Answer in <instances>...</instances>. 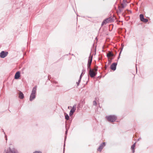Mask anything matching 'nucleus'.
<instances>
[{
	"instance_id": "obj_1",
	"label": "nucleus",
	"mask_w": 153,
	"mask_h": 153,
	"mask_svg": "<svg viewBox=\"0 0 153 153\" xmlns=\"http://www.w3.org/2000/svg\"><path fill=\"white\" fill-rule=\"evenodd\" d=\"M89 74L91 77L93 78L94 77L97 73V69L96 68H94V69H91L89 68Z\"/></svg>"
},
{
	"instance_id": "obj_2",
	"label": "nucleus",
	"mask_w": 153,
	"mask_h": 153,
	"mask_svg": "<svg viewBox=\"0 0 153 153\" xmlns=\"http://www.w3.org/2000/svg\"><path fill=\"white\" fill-rule=\"evenodd\" d=\"M37 86H36L33 88L32 93L30 94V100L31 101L33 100L36 97V93Z\"/></svg>"
},
{
	"instance_id": "obj_3",
	"label": "nucleus",
	"mask_w": 153,
	"mask_h": 153,
	"mask_svg": "<svg viewBox=\"0 0 153 153\" xmlns=\"http://www.w3.org/2000/svg\"><path fill=\"white\" fill-rule=\"evenodd\" d=\"M107 120L111 122H114L117 119V117L114 115H110L106 117Z\"/></svg>"
},
{
	"instance_id": "obj_4",
	"label": "nucleus",
	"mask_w": 153,
	"mask_h": 153,
	"mask_svg": "<svg viewBox=\"0 0 153 153\" xmlns=\"http://www.w3.org/2000/svg\"><path fill=\"white\" fill-rule=\"evenodd\" d=\"M4 153H17V152L14 149L11 150L10 148H9L7 149V151Z\"/></svg>"
},
{
	"instance_id": "obj_5",
	"label": "nucleus",
	"mask_w": 153,
	"mask_h": 153,
	"mask_svg": "<svg viewBox=\"0 0 153 153\" xmlns=\"http://www.w3.org/2000/svg\"><path fill=\"white\" fill-rule=\"evenodd\" d=\"M7 54L8 52H7L2 51L0 53V57L1 58H4L7 55Z\"/></svg>"
},
{
	"instance_id": "obj_6",
	"label": "nucleus",
	"mask_w": 153,
	"mask_h": 153,
	"mask_svg": "<svg viewBox=\"0 0 153 153\" xmlns=\"http://www.w3.org/2000/svg\"><path fill=\"white\" fill-rule=\"evenodd\" d=\"M76 105H74L72 107L69 113L70 116H71L74 113L75 111L76 110Z\"/></svg>"
},
{
	"instance_id": "obj_7",
	"label": "nucleus",
	"mask_w": 153,
	"mask_h": 153,
	"mask_svg": "<svg viewBox=\"0 0 153 153\" xmlns=\"http://www.w3.org/2000/svg\"><path fill=\"white\" fill-rule=\"evenodd\" d=\"M105 146V143L104 142L102 143L100 146L97 149V151L101 152L103 147Z\"/></svg>"
},
{
	"instance_id": "obj_8",
	"label": "nucleus",
	"mask_w": 153,
	"mask_h": 153,
	"mask_svg": "<svg viewBox=\"0 0 153 153\" xmlns=\"http://www.w3.org/2000/svg\"><path fill=\"white\" fill-rule=\"evenodd\" d=\"M92 56H90L89 57L88 61V67H90L92 62Z\"/></svg>"
},
{
	"instance_id": "obj_9",
	"label": "nucleus",
	"mask_w": 153,
	"mask_h": 153,
	"mask_svg": "<svg viewBox=\"0 0 153 153\" xmlns=\"http://www.w3.org/2000/svg\"><path fill=\"white\" fill-rule=\"evenodd\" d=\"M20 76V73L19 71L17 72L15 75V78L17 79L19 78Z\"/></svg>"
},
{
	"instance_id": "obj_10",
	"label": "nucleus",
	"mask_w": 153,
	"mask_h": 153,
	"mask_svg": "<svg viewBox=\"0 0 153 153\" xmlns=\"http://www.w3.org/2000/svg\"><path fill=\"white\" fill-rule=\"evenodd\" d=\"M110 20V19H107L105 20L102 23V25H103L106 24L107 23H108Z\"/></svg>"
},
{
	"instance_id": "obj_11",
	"label": "nucleus",
	"mask_w": 153,
	"mask_h": 153,
	"mask_svg": "<svg viewBox=\"0 0 153 153\" xmlns=\"http://www.w3.org/2000/svg\"><path fill=\"white\" fill-rule=\"evenodd\" d=\"M19 97L21 99H23L24 97L23 94L21 92L19 93Z\"/></svg>"
},
{
	"instance_id": "obj_12",
	"label": "nucleus",
	"mask_w": 153,
	"mask_h": 153,
	"mask_svg": "<svg viewBox=\"0 0 153 153\" xmlns=\"http://www.w3.org/2000/svg\"><path fill=\"white\" fill-rule=\"evenodd\" d=\"M135 146V143L132 146H131V149L133 153H134V148Z\"/></svg>"
},
{
	"instance_id": "obj_13",
	"label": "nucleus",
	"mask_w": 153,
	"mask_h": 153,
	"mask_svg": "<svg viewBox=\"0 0 153 153\" xmlns=\"http://www.w3.org/2000/svg\"><path fill=\"white\" fill-rule=\"evenodd\" d=\"M107 56L108 57H112L114 56V54L112 53L111 52H110L107 53Z\"/></svg>"
},
{
	"instance_id": "obj_14",
	"label": "nucleus",
	"mask_w": 153,
	"mask_h": 153,
	"mask_svg": "<svg viewBox=\"0 0 153 153\" xmlns=\"http://www.w3.org/2000/svg\"><path fill=\"white\" fill-rule=\"evenodd\" d=\"M82 75H83V72H82V74H81L80 76L79 79V80H78V82H77V85H79V83L80 82L81 79L82 78Z\"/></svg>"
},
{
	"instance_id": "obj_15",
	"label": "nucleus",
	"mask_w": 153,
	"mask_h": 153,
	"mask_svg": "<svg viewBox=\"0 0 153 153\" xmlns=\"http://www.w3.org/2000/svg\"><path fill=\"white\" fill-rule=\"evenodd\" d=\"M140 19L141 21H142V20L144 19L143 15L142 14H141L140 15Z\"/></svg>"
},
{
	"instance_id": "obj_16",
	"label": "nucleus",
	"mask_w": 153,
	"mask_h": 153,
	"mask_svg": "<svg viewBox=\"0 0 153 153\" xmlns=\"http://www.w3.org/2000/svg\"><path fill=\"white\" fill-rule=\"evenodd\" d=\"M117 63H113L111 65L110 67H116L117 65Z\"/></svg>"
},
{
	"instance_id": "obj_17",
	"label": "nucleus",
	"mask_w": 153,
	"mask_h": 153,
	"mask_svg": "<svg viewBox=\"0 0 153 153\" xmlns=\"http://www.w3.org/2000/svg\"><path fill=\"white\" fill-rule=\"evenodd\" d=\"M148 20L147 19H144L142 21H141L143 22H145V23H146V22H148Z\"/></svg>"
},
{
	"instance_id": "obj_18",
	"label": "nucleus",
	"mask_w": 153,
	"mask_h": 153,
	"mask_svg": "<svg viewBox=\"0 0 153 153\" xmlns=\"http://www.w3.org/2000/svg\"><path fill=\"white\" fill-rule=\"evenodd\" d=\"M65 119L66 120H69V117L68 115L67 114H66L65 116Z\"/></svg>"
},
{
	"instance_id": "obj_19",
	"label": "nucleus",
	"mask_w": 153,
	"mask_h": 153,
	"mask_svg": "<svg viewBox=\"0 0 153 153\" xmlns=\"http://www.w3.org/2000/svg\"><path fill=\"white\" fill-rule=\"evenodd\" d=\"M93 104L94 105H96L97 104V103L96 102V101L95 100L94 101H93Z\"/></svg>"
},
{
	"instance_id": "obj_20",
	"label": "nucleus",
	"mask_w": 153,
	"mask_h": 153,
	"mask_svg": "<svg viewBox=\"0 0 153 153\" xmlns=\"http://www.w3.org/2000/svg\"><path fill=\"white\" fill-rule=\"evenodd\" d=\"M116 68H111V69L113 71H115L116 69Z\"/></svg>"
},
{
	"instance_id": "obj_21",
	"label": "nucleus",
	"mask_w": 153,
	"mask_h": 153,
	"mask_svg": "<svg viewBox=\"0 0 153 153\" xmlns=\"http://www.w3.org/2000/svg\"><path fill=\"white\" fill-rule=\"evenodd\" d=\"M33 153H42V152H40L36 151Z\"/></svg>"
},
{
	"instance_id": "obj_22",
	"label": "nucleus",
	"mask_w": 153,
	"mask_h": 153,
	"mask_svg": "<svg viewBox=\"0 0 153 153\" xmlns=\"http://www.w3.org/2000/svg\"><path fill=\"white\" fill-rule=\"evenodd\" d=\"M68 109H70V107H69V106H68Z\"/></svg>"
},
{
	"instance_id": "obj_23",
	"label": "nucleus",
	"mask_w": 153,
	"mask_h": 153,
	"mask_svg": "<svg viewBox=\"0 0 153 153\" xmlns=\"http://www.w3.org/2000/svg\"><path fill=\"white\" fill-rule=\"evenodd\" d=\"M136 70H137V68H136Z\"/></svg>"
},
{
	"instance_id": "obj_24",
	"label": "nucleus",
	"mask_w": 153,
	"mask_h": 153,
	"mask_svg": "<svg viewBox=\"0 0 153 153\" xmlns=\"http://www.w3.org/2000/svg\"><path fill=\"white\" fill-rule=\"evenodd\" d=\"M123 7H124V6H123Z\"/></svg>"
}]
</instances>
